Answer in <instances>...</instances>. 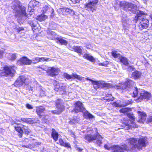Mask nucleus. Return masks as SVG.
I'll list each match as a JSON object with an SVG mask.
<instances>
[{"mask_svg": "<svg viewBox=\"0 0 152 152\" xmlns=\"http://www.w3.org/2000/svg\"><path fill=\"white\" fill-rule=\"evenodd\" d=\"M141 75V73L137 70L133 72L131 75V78L135 80L139 79Z\"/></svg>", "mask_w": 152, "mask_h": 152, "instance_id": "obj_21", "label": "nucleus"}, {"mask_svg": "<svg viewBox=\"0 0 152 152\" xmlns=\"http://www.w3.org/2000/svg\"><path fill=\"white\" fill-rule=\"evenodd\" d=\"M149 25V20L146 18H143L140 21L139 25V26L140 29L142 30L143 29L148 28Z\"/></svg>", "mask_w": 152, "mask_h": 152, "instance_id": "obj_15", "label": "nucleus"}, {"mask_svg": "<svg viewBox=\"0 0 152 152\" xmlns=\"http://www.w3.org/2000/svg\"><path fill=\"white\" fill-rule=\"evenodd\" d=\"M17 56L16 53H13L10 56V60L11 61H14L16 59Z\"/></svg>", "mask_w": 152, "mask_h": 152, "instance_id": "obj_49", "label": "nucleus"}, {"mask_svg": "<svg viewBox=\"0 0 152 152\" xmlns=\"http://www.w3.org/2000/svg\"><path fill=\"white\" fill-rule=\"evenodd\" d=\"M23 143L24 144L22 145V146L23 147L27 148H31L32 147L31 145L27 143L28 142V140L27 139H25L23 141Z\"/></svg>", "mask_w": 152, "mask_h": 152, "instance_id": "obj_36", "label": "nucleus"}, {"mask_svg": "<svg viewBox=\"0 0 152 152\" xmlns=\"http://www.w3.org/2000/svg\"><path fill=\"white\" fill-rule=\"evenodd\" d=\"M55 104L57 110L59 111V113H61L65 109V107L62 102V100L60 99H57L55 102Z\"/></svg>", "mask_w": 152, "mask_h": 152, "instance_id": "obj_14", "label": "nucleus"}, {"mask_svg": "<svg viewBox=\"0 0 152 152\" xmlns=\"http://www.w3.org/2000/svg\"><path fill=\"white\" fill-rule=\"evenodd\" d=\"M104 147L108 150H111L112 152H124L123 151H121V146L118 145H113L110 147L107 144H105Z\"/></svg>", "mask_w": 152, "mask_h": 152, "instance_id": "obj_12", "label": "nucleus"}, {"mask_svg": "<svg viewBox=\"0 0 152 152\" xmlns=\"http://www.w3.org/2000/svg\"><path fill=\"white\" fill-rule=\"evenodd\" d=\"M134 83V82L133 81L127 78L126 79L125 84L127 87H130L133 85Z\"/></svg>", "mask_w": 152, "mask_h": 152, "instance_id": "obj_38", "label": "nucleus"}, {"mask_svg": "<svg viewBox=\"0 0 152 152\" xmlns=\"http://www.w3.org/2000/svg\"><path fill=\"white\" fill-rule=\"evenodd\" d=\"M137 113L139 116V118L137 121L140 123L143 124L146 119L147 117L146 113L144 112H141L140 111H137Z\"/></svg>", "mask_w": 152, "mask_h": 152, "instance_id": "obj_17", "label": "nucleus"}, {"mask_svg": "<svg viewBox=\"0 0 152 152\" xmlns=\"http://www.w3.org/2000/svg\"><path fill=\"white\" fill-rule=\"evenodd\" d=\"M3 71L0 70V76L7 77L9 75L13 76L15 72L14 66H4L3 68Z\"/></svg>", "mask_w": 152, "mask_h": 152, "instance_id": "obj_5", "label": "nucleus"}, {"mask_svg": "<svg viewBox=\"0 0 152 152\" xmlns=\"http://www.w3.org/2000/svg\"><path fill=\"white\" fill-rule=\"evenodd\" d=\"M51 113L53 114H58L59 115L61 114L60 113H59V111L58 110L56 111V110H53L51 111Z\"/></svg>", "mask_w": 152, "mask_h": 152, "instance_id": "obj_57", "label": "nucleus"}, {"mask_svg": "<svg viewBox=\"0 0 152 152\" xmlns=\"http://www.w3.org/2000/svg\"><path fill=\"white\" fill-rule=\"evenodd\" d=\"M26 107L29 109H32L33 108V107L30 104H26Z\"/></svg>", "mask_w": 152, "mask_h": 152, "instance_id": "obj_55", "label": "nucleus"}, {"mask_svg": "<svg viewBox=\"0 0 152 152\" xmlns=\"http://www.w3.org/2000/svg\"><path fill=\"white\" fill-rule=\"evenodd\" d=\"M15 29L16 30V31L18 33L24 30V28L23 27H19L18 28H16Z\"/></svg>", "mask_w": 152, "mask_h": 152, "instance_id": "obj_51", "label": "nucleus"}, {"mask_svg": "<svg viewBox=\"0 0 152 152\" xmlns=\"http://www.w3.org/2000/svg\"><path fill=\"white\" fill-rule=\"evenodd\" d=\"M59 144L61 146H64L67 148H71V146L69 143L64 142L63 139L61 138L59 139L58 140Z\"/></svg>", "mask_w": 152, "mask_h": 152, "instance_id": "obj_25", "label": "nucleus"}, {"mask_svg": "<svg viewBox=\"0 0 152 152\" xmlns=\"http://www.w3.org/2000/svg\"><path fill=\"white\" fill-rule=\"evenodd\" d=\"M23 129H24V133L27 135H28L30 132V129L27 127L26 129L24 128Z\"/></svg>", "mask_w": 152, "mask_h": 152, "instance_id": "obj_52", "label": "nucleus"}, {"mask_svg": "<svg viewBox=\"0 0 152 152\" xmlns=\"http://www.w3.org/2000/svg\"><path fill=\"white\" fill-rule=\"evenodd\" d=\"M45 110V108L42 106H37L36 107V112L39 117L41 118L42 116L41 113H43Z\"/></svg>", "mask_w": 152, "mask_h": 152, "instance_id": "obj_20", "label": "nucleus"}, {"mask_svg": "<svg viewBox=\"0 0 152 152\" xmlns=\"http://www.w3.org/2000/svg\"><path fill=\"white\" fill-rule=\"evenodd\" d=\"M54 40L57 43H59L61 45H66L68 44V42L64 39L62 37H57L54 39Z\"/></svg>", "mask_w": 152, "mask_h": 152, "instance_id": "obj_19", "label": "nucleus"}, {"mask_svg": "<svg viewBox=\"0 0 152 152\" xmlns=\"http://www.w3.org/2000/svg\"><path fill=\"white\" fill-rule=\"evenodd\" d=\"M26 78L24 76L20 75L19 76L14 83L13 85L16 87H20L24 84H26Z\"/></svg>", "mask_w": 152, "mask_h": 152, "instance_id": "obj_10", "label": "nucleus"}, {"mask_svg": "<svg viewBox=\"0 0 152 152\" xmlns=\"http://www.w3.org/2000/svg\"><path fill=\"white\" fill-rule=\"evenodd\" d=\"M132 110L129 107H123L119 110V112L120 113L124 114L128 113L129 112L131 111Z\"/></svg>", "mask_w": 152, "mask_h": 152, "instance_id": "obj_35", "label": "nucleus"}, {"mask_svg": "<svg viewBox=\"0 0 152 152\" xmlns=\"http://www.w3.org/2000/svg\"><path fill=\"white\" fill-rule=\"evenodd\" d=\"M42 12L43 14L46 13L50 14V17L51 18H53L55 15L53 9L47 5H45L43 7L42 10Z\"/></svg>", "mask_w": 152, "mask_h": 152, "instance_id": "obj_16", "label": "nucleus"}, {"mask_svg": "<svg viewBox=\"0 0 152 152\" xmlns=\"http://www.w3.org/2000/svg\"><path fill=\"white\" fill-rule=\"evenodd\" d=\"M102 81L93 80L92 83L94 88L97 89L99 88H102Z\"/></svg>", "mask_w": 152, "mask_h": 152, "instance_id": "obj_22", "label": "nucleus"}, {"mask_svg": "<svg viewBox=\"0 0 152 152\" xmlns=\"http://www.w3.org/2000/svg\"><path fill=\"white\" fill-rule=\"evenodd\" d=\"M70 135L71 136L73 137L74 138H76V136L74 132H72L71 131L70 133Z\"/></svg>", "mask_w": 152, "mask_h": 152, "instance_id": "obj_62", "label": "nucleus"}, {"mask_svg": "<svg viewBox=\"0 0 152 152\" xmlns=\"http://www.w3.org/2000/svg\"><path fill=\"white\" fill-rule=\"evenodd\" d=\"M38 68L45 71L48 75L53 77L58 75L60 71L58 68L50 67L46 65H43L41 67H39Z\"/></svg>", "mask_w": 152, "mask_h": 152, "instance_id": "obj_4", "label": "nucleus"}, {"mask_svg": "<svg viewBox=\"0 0 152 152\" xmlns=\"http://www.w3.org/2000/svg\"><path fill=\"white\" fill-rule=\"evenodd\" d=\"M72 79H77L79 80L82 81L83 80L84 77H81L80 76L77 75L76 73H72Z\"/></svg>", "mask_w": 152, "mask_h": 152, "instance_id": "obj_40", "label": "nucleus"}, {"mask_svg": "<svg viewBox=\"0 0 152 152\" xmlns=\"http://www.w3.org/2000/svg\"><path fill=\"white\" fill-rule=\"evenodd\" d=\"M83 57L92 62H94L95 61V59L93 57L90 55L89 54L87 53H86L83 55Z\"/></svg>", "mask_w": 152, "mask_h": 152, "instance_id": "obj_32", "label": "nucleus"}, {"mask_svg": "<svg viewBox=\"0 0 152 152\" xmlns=\"http://www.w3.org/2000/svg\"><path fill=\"white\" fill-rule=\"evenodd\" d=\"M53 83L54 87V90L55 91L58 92L60 87L58 82L56 80H54Z\"/></svg>", "mask_w": 152, "mask_h": 152, "instance_id": "obj_37", "label": "nucleus"}, {"mask_svg": "<svg viewBox=\"0 0 152 152\" xmlns=\"http://www.w3.org/2000/svg\"><path fill=\"white\" fill-rule=\"evenodd\" d=\"M24 126H25L22 125V127H21L18 126H15L14 127L15 129L18 133V136L20 137L21 138L22 137L23 131L22 128H23Z\"/></svg>", "mask_w": 152, "mask_h": 152, "instance_id": "obj_24", "label": "nucleus"}, {"mask_svg": "<svg viewBox=\"0 0 152 152\" xmlns=\"http://www.w3.org/2000/svg\"><path fill=\"white\" fill-rule=\"evenodd\" d=\"M138 93V88L136 87H135L134 88V89L132 93L133 94L132 95V96L133 97L135 98L137 96Z\"/></svg>", "mask_w": 152, "mask_h": 152, "instance_id": "obj_44", "label": "nucleus"}, {"mask_svg": "<svg viewBox=\"0 0 152 152\" xmlns=\"http://www.w3.org/2000/svg\"><path fill=\"white\" fill-rule=\"evenodd\" d=\"M119 60L121 63L123 64L126 66H128L129 65V62L127 58L122 56H120L119 57Z\"/></svg>", "mask_w": 152, "mask_h": 152, "instance_id": "obj_26", "label": "nucleus"}, {"mask_svg": "<svg viewBox=\"0 0 152 152\" xmlns=\"http://www.w3.org/2000/svg\"><path fill=\"white\" fill-rule=\"evenodd\" d=\"M151 96V93L148 92L143 91L140 94V96L137 99V100L138 102H140L143 99H146L147 100H149Z\"/></svg>", "mask_w": 152, "mask_h": 152, "instance_id": "obj_13", "label": "nucleus"}, {"mask_svg": "<svg viewBox=\"0 0 152 152\" xmlns=\"http://www.w3.org/2000/svg\"><path fill=\"white\" fill-rule=\"evenodd\" d=\"M4 53L3 51L0 50V58H2Z\"/></svg>", "mask_w": 152, "mask_h": 152, "instance_id": "obj_63", "label": "nucleus"}, {"mask_svg": "<svg viewBox=\"0 0 152 152\" xmlns=\"http://www.w3.org/2000/svg\"><path fill=\"white\" fill-rule=\"evenodd\" d=\"M103 138V137L101 136V138H97L96 140V143L99 146H100L102 143L101 140Z\"/></svg>", "mask_w": 152, "mask_h": 152, "instance_id": "obj_46", "label": "nucleus"}, {"mask_svg": "<svg viewBox=\"0 0 152 152\" xmlns=\"http://www.w3.org/2000/svg\"><path fill=\"white\" fill-rule=\"evenodd\" d=\"M58 13L60 15H67L66 8H59L58 10Z\"/></svg>", "mask_w": 152, "mask_h": 152, "instance_id": "obj_34", "label": "nucleus"}, {"mask_svg": "<svg viewBox=\"0 0 152 152\" xmlns=\"http://www.w3.org/2000/svg\"><path fill=\"white\" fill-rule=\"evenodd\" d=\"M102 99L106 101L107 102H110L112 101L114 99L113 97L111 94H106L104 96L102 97Z\"/></svg>", "mask_w": 152, "mask_h": 152, "instance_id": "obj_23", "label": "nucleus"}, {"mask_svg": "<svg viewBox=\"0 0 152 152\" xmlns=\"http://www.w3.org/2000/svg\"><path fill=\"white\" fill-rule=\"evenodd\" d=\"M67 15H75L74 11L72 9L66 8Z\"/></svg>", "mask_w": 152, "mask_h": 152, "instance_id": "obj_42", "label": "nucleus"}, {"mask_svg": "<svg viewBox=\"0 0 152 152\" xmlns=\"http://www.w3.org/2000/svg\"><path fill=\"white\" fill-rule=\"evenodd\" d=\"M39 2L38 1H32L30 2V4L31 5H32L33 8L36 7V5L39 4Z\"/></svg>", "mask_w": 152, "mask_h": 152, "instance_id": "obj_47", "label": "nucleus"}, {"mask_svg": "<svg viewBox=\"0 0 152 152\" xmlns=\"http://www.w3.org/2000/svg\"><path fill=\"white\" fill-rule=\"evenodd\" d=\"M82 113H83V116L86 119L88 118L89 119H91L93 118L94 117L93 115L92 114L89 113L86 109L85 110H84V111Z\"/></svg>", "mask_w": 152, "mask_h": 152, "instance_id": "obj_29", "label": "nucleus"}, {"mask_svg": "<svg viewBox=\"0 0 152 152\" xmlns=\"http://www.w3.org/2000/svg\"><path fill=\"white\" fill-rule=\"evenodd\" d=\"M114 87L112 83H107L104 82L102 81V88H104L106 89H108L110 88H112Z\"/></svg>", "mask_w": 152, "mask_h": 152, "instance_id": "obj_30", "label": "nucleus"}, {"mask_svg": "<svg viewBox=\"0 0 152 152\" xmlns=\"http://www.w3.org/2000/svg\"><path fill=\"white\" fill-rule=\"evenodd\" d=\"M20 120L21 121H22L23 122L28 124V118H21Z\"/></svg>", "mask_w": 152, "mask_h": 152, "instance_id": "obj_56", "label": "nucleus"}, {"mask_svg": "<svg viewBox=\"0 0 152 152\" xmlns=\"http://www.w3.org/2000/svg\"><path fill=\"white\" fill-rule=\"evenodd\" d=\"M51 137L55 142L57 141L58 137V132L56 131L54 129L52 128L51 129Z\"/></svg>", "mask_w": 152, "mask_h": 152, "instance_id": "obj_27", "label": "nucleus"}, {"mask_svg": "<svg viewBox=\"0 0 152 152\" xmlns=\"http://www.w3.org/2000/svg\"><path fill=\"white\" fill-rule=\"evenodd\" d=\"M80 120V118L77 116H75L72 117L69 121V123L71 124H73L78 122Z\"/></svg>", "mask_w": 152, "mask_h": 152, "instance_id": "obj_33", "label": "nucleus"}, {"mask_svg": "<svg viewBox=\"0 0 152 152\" xmlns=\"http://www.w3.org/2000/svg\"><path fill=\"white\" fill-rule=\"evenodd\" d=\"M126 141L131 146L129 147L126 143L121 145V151H132L136 148L139 151L141 150L142 148H145L147 145L148 143L146 138L143 137L139 138L138 139L134 137L128 138Z\"/></svg>", "mask_w": 152, "mask_h": 152, "instance_id": "obj_1", "label": "nucleus"}, {"mask_svg": "<svg viewBox=\"0 0 152 152\" xmlns=\"http://www.w3.org/2000/svg\"><path fill=\"white\" fill-rule=\"evenodd\" d=\"M149 64V63L148 61H145L144 64V65L145 67H147Z\"/></svg>", "mask_w": 152, "mask_h": 152, "instance_id": "obj_64", "label": "nucleus"}, {"mask_svg": "<svg viewBox=\"0 0 152 152\" xmlns=\"http://www.w3.org/2000/svg\"><path fill=\"white\" fill-rule=\"evenodd\" d=\"M129 119L127 118H124L121 120V126L125 129L129 130L133 128H137L138 126L135 124V118L133 113H128L127 114Z\"/></svg>", "mask_w": 152, "mask_h": 152, "instance_id": "obj_3", "label": "nucleus"}, {"mask_svg": "<svg viewBox=\"0 0 152 152\" xmlns=\"http://www.w3.org/2000/svg\"><path fill=\"white\" fill-rule=\"evenodd\" d=\"M32 60L27 57L23 56L20 58L17 62V64L19 66L30 65L32 63Z\"/></svg>", "mask_w": 152, "mask_h": 152, "instance_id": "obj_11", "label": "nucleus"}, {"mask_svg": "<svg viewBox=\"0 0 152 152\" xmlns=\"http://www.w3.org/2000/svg\"><path fill=\"white\" fill-rule=\"evenodd\" d=\"M124 103L122 105L120 104L119 103L116 102H114L112 103V105L113 107H121L123 106L125 107L129 105V104L132 103V100H126L124 101Z\"/></svg>", "mask_w": 152, "mask_h": 152, "instance_id": "obj_18", "label": "nucleus"}, {"mask_svg": "<svg viewBox=\"0 0 152 152\" xmlns=\"http://www.w3.org/2000/svg\"><path fill=\"white\" fill-rule=\"evenodd\" d=\"M74 105L75 107L72 112L77 113L79 112H83L86 110L83 104L80 101L75 102L74 103Z\"/></svg>", "mask_w": 152, "mask_h": 152, "instance_id": "obj_9", "label": "nucleus"}, {"mask_svg": "<svg viewBox=\"0 0 152 152\" xmlns=\"http://www.w3.org/2000/svg\"><path fill=\"white\" fill-rule=\"evenodd\" d=\"M47 18L48 16L44 14H41L37 17V20L40 21L45 20Z\"/></svg>", "mask_w": 152, "mask_h": 152, "instance_id": "obj_39", "label": "nucleus"}, {"mask_svg": "<svg viewBox=\"0 0 152 152\" xmlns=\"http://www.w3.org/2000/svg\"><path fill=\"white\" fill-rule=\"evenodd\" d=\"M96 134L92 135L91 134H86L84 135V139L86 140L85 142H91L95 140L97 138H101V135L98 132L97 128H95Z\"/></svg>", "mask_w": 152, "mask_h": 152, "instance_id": "obj_8", "label": "nucleus"}, {"mask_svg": "<svg viewBox=\"0 0 152 152\" xmlns=\"http://www.w3.org/2000/svg\"><path fill=\"white\" fill-rule=\"evenodd\" d=\"M99 66H107V64H105L104 62L103 63H100L98 64Z\"/></svg>", "mask_w": 152, "mask_h": 152, "instance_id": "obj_61", "label": "nucleus"}, {"mask_svg": "<svg viewBox=\"0 0 152 152\" xmlns=\"http://www.w3.org/2000/svg\"><path fill=\"white\" fill-rule=\"evenodd\" d=\"M73 4H75L79 3L80 2V0H70Z\"/></svg>", "mask_w": 152, "mask_h": 152, "instance_id": "obj_58", "label": "nucleus"}, {"mask_svg": "<svg viewBox=\"0 0 152 152\" xmlns=\"http://www.w3.org/2000/svg\"><path fill=\"white\" fill-rule=\"evenodd\" d=\"M33 61H34L33 63L34 64H36L37 63L39 62V57H35Z\"/></svg>", "mask_w": 152, "mask_h": 152, "instance_id": "obj_53", "label": "nucleus"}, {"mask_svg": "<svg viewBox=\"0 0 152 152\" xmlns=\"http://www.w3.org/2000/svg\"><path fill=\"white\" fill-rule=\"evenodd\" d=\"M59 90L58 91L63 92L64 93L66 92V87L64 86H61L59 88Z\"/></svg>", "mask_w": 152, "mask_h": 152, "instance_id": "obj_50", "label": "nucleus"}, {"mask_svg": "<svg viewBox=\"0 0 152 152\" xmlns=\"http://www.w3.org/2000/svg\"><path fill=\"white\" fill-rule=\"evenodd\" d=\"M11 8L16 14V16L20 15L24 16L26 18H28V14L26 12V8L23 6L19 0H13L12 2Z\"/></svg>", "mask_w": 152, "mask_h": 152, "instance_id": "obj_2", "label": "nucleus"}, {"mask_svg": "<svg viewBox=\"0 0 152 152\" xmlns=\"http://www.w3.org/2000/svg\"><path fill=\"white\" fill-rule=\"evenodd\" d=\"M151 122H152V115L150 116L149 118L147 119L146 123L148 124Z\"/></svg>", "mask_w": 152, "mask_h": 152, "instance_id": "obj_54", "label": "nucleus"}, {"mask_svg": "<svg viewBox=\"0 0 152 152\" xmlns=\"http://www.w3.org/2000/svg\"><path fill=\"white\" fill-rule=\"evenodd\" d=\"M71 50L78 53L81 54L82 53V50L80 46H74L72 48Z\"/></svg>", "mask_w": 152, "mask_h": 152, "instance_id": "obj_28", "label": "nucleus"}, {"mask_svg": "<svg viewBox=\"0 0 152 152\" xmlns=\"http://www.w3.org/2000/svg\"><path fill=\"white\" fill-rule=\"evenodd\" d=\"M128 69L129 70L133 71L134 70V68L131 66H129L128 67Z\"/></svg>", "mask_w": 152, "mask_h": 152, "instance_id": "obj_60", "label": "nucleus"}, {"mask_svg": "<svg viewBox=\"0 0 152 152\" xmlns=\"http://www.w3.org/2000/svg\"><path fill=\"white\" fill-rule=\"evenodd\" d=\"M47 33L48 38L51 40H54L55 38L54 36L55 33L54 32L50 30H48L47 31Z\"/></svg>", "mask_w": 152, "mask_h": 152, "instance_id": "obj_31", "label": "nucleus"}, {"mask_svg": "<svg viewBox=\"0 0 152 152\" xmlns=\"http://www.w3.org/2000/svg\"><path fill=\"white\" fill-rule=\"evenodd\" d=\"M75 148L76 150L79 152H81L83 150L82 148L80 147H76Z\"/></svg>", "mask_w": 152, "mask_h": 152, "instance_id": "obj_59", "label": "nucleus"}, {"mask_svg": "<svg viewBox=\"0 0 152 152\" xmlns=\"http://www.w3.org/2000/svg\"><path fill=\"white\" fill-rule=\"evenodd\" d=\"M36 122L35 118H28V124H34Z\"/></svg>", "mask_w": 152, "mask_h": 152, "instance_id": "obj_45", "label": "nucleus"}, {"mask_svg": "<svg viewBox=\"0 0 152 152\" xmlns=\"http://www.w3.org/2000/svg\"><path fill=\"white\" fill-rule=\"evenodd\" d=\"M64 77L66 78L67 80H69L71 79L72 78V75H70L66 73H64Z\"/></svg>", "mask_w": 152, "mask_h": 152, "instance_id": "obj_48", "label": "nucleus"}, {"mask_svg": "<svg viewBox=\"0 0 152 152\" xmlns=\"http://www.w3.org/2000/svg\"><path fill=\"white\" fill-rule=\"evenodd\" d=\"M111 55L114 58H117L118 57H120V54L117 53V51L115 50L113 51L111 53Z\"/></svg>", "mask_w": 152, "mask_h": 152, "instance_id": "obj_43", "label": "nucleus"}, {"mask_svg": "<svg viewBox=\"0 0 152 152\" xmlns=\"http://www.w3.org/2000/svg\"><path fill=\"white\" fill-rule=\"evenodd\" d=\"M98 2V0H88V2L85 4L84 7L88 11L94 12L96 10Z\"/></svg>", "mask_w": 152, "mask_h": 152, "instance_id": "obj_6", "label": "nucleus"}, {"mask_svg": "<svg viewBox=\"0 0 152 152\" xmlns=\"http://www.w3.org/2000/svg\"><path fill=\"white\" fill-rule=\"evenodd\" d=\"M32 30L35 35H37L39 33V30L37 28L35 25L34 24H32Z\"/></svg>", "mask_w": 152, "mask_h": 152, "instance_id": "obj_41", "label": "nucleus"}, {"mask_svg": "<svg viewBox=\"0 0 152 152\" xmlns=\"http://www.w3.org/2000/svg\"><path fill=\"white\" fill-rule=\"evenodd\" d=\"M119 6L123 10L127 12L132 11L136 7L133 3L125 1H120Z\"/></svg>", "mask_w": 152, "mask_h": 152, "instance_id": "obj_7", "label": "nucleus"}]
</instances>
